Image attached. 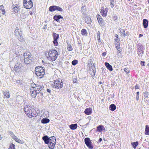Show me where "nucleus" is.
Listing matches in <instances>:
<instances>
[{
	"mask_svg": "<svg viewBox=\"0 0 149 149\" xmlns=\"http://www.w3.org/2000/svg\"><path fill=\"white\" fill-rule=\"evenodd\" d=\"M24 58H21L20 61L23 63L28 65L32 62L33 59L32 55L29 52H24L23 55Z\"/></svg>",
	"mask_w": 149,
	"mask_h": 149,
	"instance_id": "nucleus-1",
	"label": "nucleus"
},
{
	"mask_svg": "<svg viewBox=\"0 0 149 149\" xmlns=\"http://www.w3.org/2000/svg\"><path fill=\"white\" fill-rule=\"evenodd\" d=\"M45 69L44 68L41 66L37 67L35 70V74L40 78H41L45 74Z\"/></svg>",
	"mask_w": 149,
	"mask_h": 149,
	"instance_id": "nucleus-2",
	"label": "nucleus"
},
{
	"mask_svg": "<svg viewBox=\"0 0 149 149\" xmlns=\"http://www.w3.org/2000/svg\"><path fill=\"white\" fill-rule=\"evenodd\" d=\"M49 59L52 61L56 60L58 56V52L55 49L50 50L48 52Z\"/></svg>",
	"mask_w": 149,
	"mask_h": 149,
	"instance_id": "nucleus-3",
	"label": "nucleus"
},
{
	"mask_svg": "<svg viewBox=\"0 0 149 149\" xmlns=\"http://www.w3.org/2000/svg\"><path fill=\"white\" fill-rule=\"evenodd\" d=\"M14 32L15 36L20 42H23L24 41L22 35V32L19 30L18 27H16Z\"/></svg>",
	"mask_w": 149,
	"mask_h": 149,
	"instance_id": "nucleus-4",
	"label": "nucleus"
},
{
	"mask_svg": "<svg viewBox=\"0 0 149 149\" xmlns=\"http://www.w3.org/2000/svg\"><path fill=\"white\" fill-rule=\"evenodd\" d=\"M137 52L139 57H142L144 51V45L139 43L137 44Z\"/></svg>",
	"mask_w": 149,
	"mask_h": 149,
	"instance_id": "nucleus-5",
	"label": "nucleus"
},
{
	"mask_svg": "<svg viewBox=\"0 0 149 149\" xmlns=\"http://www.w3.org/2000/svg\"><path fill=\"white\" fill-rule=\"evenodd\" d=\"M52 86L53 88H57L59 89L62 88L63 86V83L62 81H60L59 80H54V84H52Z\"/></svg>",
	"mask_w": 149,
	"mask_h": 149,
	"instance_id": "nucleus-6",
	"label": "nucleus"
},
{
	"mask_svg": "<svg viewBox=\"0 0 149 149\" xmlns=\"http://www.w3.org/2000/svg\"><path fill=\"white\" fill-rule=\"evenodd\" d=\"M23 6L26 9L31 8L33 6V2L31 0H24Z\"/></svg>",
	"mask_w": 149,
	"mask_h": 149,
	"instance_id": "nucleus-7",
	"label": "nucleus"
},
{
	"mask_svg": "<svg viewBox=\"0 0 149 149\" xmlns=\"http://www.w3.org/2000/svg\"><path fill=\"white\" fill-rule=\"evenodd\" d=\"M33 108L30 104L26 105L24 107V111L26 115L28 116L30 114L32 110H33Z\"/></svg>",
	"mask_w": 149,
	"mask_h": 149,
	"instance_id": "nucleus-8",
	"label": "nucleus"
},
{
	"mask_svg": "<svg viewBox=\"0 0 149 149\" xmlns=\"http://www.w3.org/2000/svg\"><path fill=\"white\" fill-rule=\"evenodd\" d=\"M50 141L49 144V148L52 149H53L56 144V141L55 137L53 136L50 137Z\"/></svg>",
	"mask_w": 149,
	"mask_h": 149,
	"instance_id": "nucleus-9",
	"label": "nucleus"
},
{
	"mask_svg": "<svg viewBox=\"0 0 149 149\" xmlns=\"http://www.w3.org/2000/svg\"><path fill=\"white\" fill-rule=\"evenodd\" d=\"M85 143L86 146L89 149H92L93 148V146L92 145V143L90 138L87 137L84 139Z\"/></svg>",
	"mask_w": 149,
	"mask_h": 149,
	"instance_id": "nucleus-10",
	"label": "nucleus"
},
{
	"mask_svg": "<svg viewBox=\"0 0 149 149\" xmlns=\"http://www.w3.org/2000/svg\"><path fill=\"white\" fill-rule=\"evenodd\" d=\"M49 10L50 12H53L55 10H58L61 12L63 11V10L62 8L58 6H52L49 7Z\"/></svg>",
	"mask_w": 149,
	"mask_h": 149,
	"instance_id": "nucleus-11",
	"label": "nucleus"
},
{
	"mask_svg": "<svg viewBox=\"0 0 149 149\" xmlns=\"http://www.w3.org/2000/svg\"><path fill=\"white\" fill-rule=\"evenodd\" d=\"M22 67V65L21 63H17L15 65L13 70L16 72H19L20 71Z\"/></svg>",
	"mask_w": 149,
	"mask_h": 149,
	"instance_id": "nucleus-12",
	"label": "nucleus"
},
{
	"mask_svg": "<svg viewBox=\"0 0 149 149\" xmlns=\"http://www.w3.org/2000/svg\"><path fill=\"white\" fill-rule=\"evenodd\" d=\"M42 139L44 141L45 143L49 144V143L50 139L49 137L45 135L42 137Z\"/></svg>",
	"mask_w": 149,
	"mask_h": 149,
	"instance_id": "nucleus-13",
	"label": "nucleus"
},
{
	"mask_svg": "<svg viewBox=\"0 0 149 149\" xmlns=\"http://www.w3.org/2000/svg\"><path fill=\"white\" fill-rule=\"evenodd\" d=\"M63 17L61 15H55L53 17V19L58 22H60V19H63Z\"/></svg>",
	"mask_w": 149,
	"mask_h": 149,
	"instance_id": "nucleus-14",
	"label": "nucleus"
},
{
	"mask_svg": "<svg viewBox=\"0 0 149 149\" xmlns=\"http://www.w3.org/2000/svg\"><path fill=\"white\" fill-rule=\"evenodd\" d=\"M33 111L32 113H31L29 116V117L31 118L32 117H36L38 115V113L34 109H33Z\"/></svg>",
	"mask_w": 149,
	"mask_h": 149,
	"instance_id": "nucleus-15",
	"label": "nucleus"
},
{
	"mask_svg": "<svg viewBox=\"0 0 149 149\" xmlns=\"http://www.w3.org/2000/svg\"><path fill=\"white\" fill-rule=\"evenodd\" d=\"M44 87L42 85L38 84L37 85V87L35 90L37 91H39V93H40V91L44 88Z\"/></svg>",
	"mask_w": 149,
	"mask_h": 149,
	"instance_id": "nucleus-16",
	"label": "nucleus"
},
{
	"mask_svg": "<svg viewBox=\"0 0 149 149\" xmlns=\"http://www.w3.org/2000/svg\"><path fill=\"white\" fill-rule=\"evenodd\" d=\"M100 12L102 16L105 17L107 16V11L106 9L104 10L103 8H101Z\"/></svg>",
	"mask_w": 149,
	"mask_h": 149,
	"instance_id": "nucleus-17",
	"label": "nucleus"
},
{
	"mask_svg": "<svg viewBox=\"0 0 149 149\" xmlns=\"http://www.w3.org/2000/svg\"><path fill=\"white\" fill-rule=\"evenodd\" d=\"M105 130L104 126L102 125H100L98 126L97 127L96 131L97 132H100L102 131L103 130Z\"/></svg>",
	"mask_w": 149,
	"mask_h": 149,
	"instance_id": "nucleus-18",
	"label": "nucleus"
},
{
	"mask_svg": "<svg viewBox=\"0 0 149 149\" xmlns=\"http://www.w3.org/2000/svg\"><path fill=\"white\" fill-rule=\"evenodd\" d=\"M148 21L146 19H144L143 20V27L146 29L148 26Z\"/></svg>",
	"mask_w": 149,
	"mask_h": 149,
	"instance_id": "nucleus-19",
	"label": "nucleus"
},
{
	"mask_svg": "<svg viewBox=\"0 0 149 149\" xmlns=\"http://www.w3.org/2000/svg\"><path fill=\"white\" fill-rule=\"evenodd\" d=\"M84 113L86 115L91 114L92 113V109L90 108H86L84 111Z\"/></svg>",
	"mask_w": 149,
	"mask_h": 149,
	"instance_id": "nucleus-20",
	"label": "nucleus"
},
{
	"mask_svg": "<svg viewBox=\"0 0 149 149\" xmlns=\"http://www.w3.org/2000/svg\"><path fill=\"white\" fill-rule=\"evenodd\" d=\"M104 65L107 69L109 71H112L113 70V68L112 66L108 63L105 62V63Z\"/></svg>",
	"mask_w": 149,
	"mask_h": 149,
	"instance_id": "nucleus-21",
	"label": "nucleus"
},
{
	"mask_svg": "<svg viewBox=\"0 0 149 149\" xmlns=\"http://www.w3.org/2000/svg\"><path fill=\"white\" fill-rule=\"evenodd\" d=\"M39 92L38 91H36V90H33V91H31V96L33 97H35L37 94H39Z\"/></svg>",
	"mask_w": 149,
	"mask_h": 149,
	"instance_id": "nucleus-22",
	"label": "nucleus"
},
{
	"mask_svg": "<svg viewBox=\"0 0 149 149\" xmlns=\"http://www.w3.org/2000/svg\"><path fill=\"white\" fill-rule=\"evenodd\" d=\"M77 127V124H72L69 125V127L72 130L76 129Z\"/></svg>",
	"mask_w": 149,
	"mask_h": 149,
	"instance_id": "nucleus-23",
	"label": "nucleus"
},
{
	"mask_svg": "<svg viewBox=\"0 0 149 149\" xmlns=\"http://www.w3.org/2000/svg\"><path fill=\"white\" fill-rule=\"evenodd\" d=\"M50 120L49 119L46 118H43L41 121V122L43 124H46L49 122Z\"/></svg>",
	"mask_w": 149,
	"mask_h": 149,
	"instance_id": "nucleus-24",
	"label": "nucleus"
},
{
	"mask_svg": "<svg viewBox=\"0 0 149 149\" xmlns=\"http://www.w3.org/2000/svg\"><path fill=\"white\" fill-rule=\"evenodd\" d=\"M4 97L8 98L10 97L9 93L8 91H5L3 92Z\"/></svg>",
	"mask_w": 149,
	"mask_h": 149,
	"instance_id": "nucleus-25",
	"label": "nucleus"
},
{
	"mask_svg": "<svg viewBox=\"0 0 149 149\" xmlns=\"http://www.w3.org/2000/svg\"><path fill=\"white\" fill-rule=\"evenodd\" d=\"M116 108V106L114 104H111L109 107V109L112 111H114Z\"/></svg>",
	"mask_w": 149,
	"mask_h": 149,
	"instance_id": "nucleus-26",
	"label": "nucleus"
},
{
	"mask_svg": "<svg viewBox=\"0 0 149 149\" xmlns=\"http://www.w3.org/2000/svg\"><path fill=\"white\" fill-rule=\"evenodd\" d=\"M52 37L54 40H58L59 38V36L58 34L55 33H53L52 34Z\"/></svg>",
	"mask_w": 149,
	"mask_h": 149,
	"instance_id": "nucleus-27",
	"label": "nucleus"
},
{
	"mask_svg": "<svg viewBox=\"0 0 149 149\" xmlns=\"http://www.w3.org/2000/svg\"><path fill=\"white\" fill-rule=\"evenodd\" d=\"M145 134L146 135H149V126L148 125L146 126Z\"/></svg>",
	"mask_w": 149,
	"mask_h": 149,
	"instance_id": "nucleus-28",
	"label": "nucleus"
},
{
	"mask_svg": "<svg viewBox=\"0 0 149 149\" xmlns=\"http://www.w3.org/2000/svg\"><path fill=\"white\" fill-rule=\"evenodd\" d=\"M38 84H36L35 83L32 84H31V87L30 88V89L31 90H35V89H36L37 85Z\"/></svg>",
	"mask_w": 149,
	"mask_h": 149,
	"instance_id": "nucleus-29",
	"label": "nucleus"
},
{
	"mask_svg": "<svg viewBox=\"0 0 149 149\" xmlns=\"http://www.w3.org/2000/svg\"><path fill=\"white\" fill-rule=\"evenodd\" d=\"M139 143L138 141L131 143V145L135 149L138 145Z\"/></svg>",
	"mask_w": 149,
	"mask_h": 149,
	"instance_id": "nucleus-30",
	"label": "nucleus"
},
{
	"mask_svg": "<svg viewBox=\"0 0 149 149\" xmlns=\"http://www.w3.org/2000/svg\"><path fill=\"white\" fill-rule=\"evenodd\" d=\"M86 22L88 24H90L91 23V19L89 17H87L85 18Z\"/></svg>",
	"mask_w": 149,
	"mask_h": 149,
	"instance_id": "nucleus-31",
	"label": "nucleus"
},
{
	"mask_svg": "<svg viewBox=\"0 0 149 149\" xmlns=\"http://www.w3.org/2000/svg\"><path fill=\"white\" fill-rule=\"evenodd\" d=\"M98 21L100 25L101 26H104V22L102 19H100L99 20H98Z\"/></svg>",
	"mask_w": 149,
	"mask_h": 149,
	"instance_id": "nucleus-32",
	"label": "nucleus"
},
{
	"mask_svg": "<svg viewBox=\"0 0 149 149\" xmlns=\"http://www.w3.org/2000/svg\"><path fill=\"white\" fill-rule=\"evenodd\" d=\"M81 34L83 36H84V35L87 36V32L86 31V29H83L81 30Z\"/></svg>",
	"mask_w": 149,
	"mask_h": 149,
	"instance_id": "nucleus-33",
	"label": "nucleus"
},
{
	"mask_svg": "<svg viewBox=\"0 0 149 149\" xmlns=\"http://www.w3.org/2000/svg\"><path fill=\"white\" fill-rule=\"evenodd\" d=\"M119 31H120V32L121 33L123 36L125 37L126 36V33H125V31L124 29H120L119 30Z\"/></svg>",
	"mask_w": 149,
	"mask_h": 149,
	"instance_id": "nucleus-34",
	"label": "nucleus"
},
{
	"mask_svg": "<svg viewBox=\"0 0 149 149\" xmlns=\"http://www.w3.org/2000/svg\"><path fill=\"white\" fill-rule=\"evenodd\" d=\"M94 69H92V70H93V71L91 73V76L92 78H93V77H94V76H95V67H94Z\"/></svg>",
	"mask_w": 149,
	"mask_h": 149,
	"instance_id": "nucleus-35",
	"label": "nucleus"
},
{
	"mask_svg": "<svg viewBox=\"0 0 149 149\" xmlns=\"http://www.w3.org/2000/svg\"><path fill=\"white\" fill-rule=\"evenodd\" d=\"M19 6L17 5L15 7H14L13 9V11L15 13H17L18 10Z\"/></svg>",
	"mask_w": 149,
	"mask_h": 149,
	"instance_id": "nucleus-36",
	"label": "nucleus"
},
{
	"mask_svg": "<svg viewBox=\"0 0 149 149\" xmlns=\"http://www.w3.org/2000/svg\"><path fill=\"white\" fill-rule=\"evenodd\" d=\"M115 45L116 47V48L117 49H120V42H116L115 43Z\"/></svg>",
	"mask_w": 149,
	"mask_h": 149,
	"instance_id": "nucleus-37",
	"label": "nucleus"
},
{
	"mask_svg": "<svg viewBox=\"0 0 149 149\" xmlns=\"http://www.w3.org/2000/svg\"><path fill=\"white\" fill-rule=\"evenodd\" d=\"M117 54L119 57H120L121 52L122 51V49H117Z\"/></svg>",
	"mask_w": 149,
	"mask_h": 149,
	"instance_id": "nucleus-38",
	"label": "nucleus"
},
{
	"mask_svg": "<svg viewBox=\"0 0 149 149\" xmlns=\"http://www.w3.org/2000/svg\"><path fill=\"white\" fill-rule=\"evenodd\" d=\"M78 63V61L77 60H74L72 62V64L73 65H75Z\"/></svg>",
	"mask_w": 149,
	"mask_h": 149,
	"instance_id": "nucleus-39",
	"label": "nucleus"
},
{
	"mask_svg": "<svg viewBox=\"0 0 149 149\" xmlns=\"http://www.w3.org/2000/svg\"><path fill=\"white\" fill-rule=\"evenodd\" d=\"M110 2L111 7L113 8L114 7V0H110Z\"/></svg>",
	"mask_w": 149,
	"mask_h": 149,
	"instance_id": "nucleus-40",
	"label": "nucleus"
},
{
	"mask_svg": "<svg viewBox=\"0 0 149 149\" xmlns=\"http://www.w3.org/2000/svg\"><path fill=\"white\" fill-rule=\"evenodd\" d=\"M15 141L16 142H18L19 143H21V144H23V143H24V141H22L20 140V139H19L18 138L16 139Z\"/></svg>",
	"mask_w": 149,
	"mask_h": 149,
	"instance_id": "nucleus-41",
	"label": "nucleus"
},
{
	"mask_svg": "<svg viewBox=\"0 0 149 149\" xmlns=\"http://www.w3.org/2000/svg\"><path fill=\"white\" fill-rule=\"evenodd\" d=\"M57 40H54L53 41V43L55 46H57L58 45V43Z\"/></svg>",
	"mask_w": 149,
	"mask_h": 149,
	"instance_id": "nucleus-42",
	"label": "nucleus"
},
{
	"mask_svg": "<svg viewBox=\"0 0 149 149\" xmlns=\"http://www.w3.org/2000/svg\"><path fill=\"white\" fill-rule=\"evenodd\" d=\"M67 49L68 51H71L72 50V46L70 45H68V46L67 47Z\"/></svg>",
	"mask_w": 149,
	"mask_h": 149,
	"instance_id": "nucleus-43",
	"label": "nucleus"
},
{
	"mask_svg": "<svg viewBox=\"0 0 149 149\" xmlns=\"http://www.w3.org/2000/svg\"><path fill=\"white\" fill-rule=\"evenodd\" d=\"M148 92H147L146 91L143 94V96L144 97H148Z\"/></svg>",
	"mask_w": 149,
	"mask_h": 149,
	"instance_id": "nucleus-44",
	"label": "nucleus"
},
{
	"mask_svg": "<svg viewBox=\"0 0 149 149\" xmlns=\"http://www.w3.org/2000/svg\"><path fill=\"white\" fill-rule=\"evenodd\" d=\"M21 18L22 19H24L26 17V15L24 14H22L21 15H20Z\"/></svg>",
	"mask_w": 149,
	"mask_h": 149,
	"instance_id": "nucleus-45",
	"label": "nucleus"
},
{
	"mask_svg": "<svg viewBox=\"0 0 149 149\" xmlns=\"http://www.w3.org/2000/svg\"><path fill=\"white\" fill-rule=\"evenodd\" d=\"M124 70L127 74L130 72L129 70L127 68H125L124 69Z\"/></svg>",
	"mask_w": 149,
	"mask_h": 149,
	"instance_id": "nucleus-46",
	"label": "nucleus"
},
{
	"mask_svg": "<svg viewBox=\"0 0 149 149\" xmlns=\"http://www.w3.org/2000/svg\"><path fill=\"white\" fill-rule=\"evenodd\" d=\"M85 10L84 9V7H82L81 8V12L82 14H84L85 13Z\"/></svg>",
	"mask_w": 149,
	"mask_h": 149,
	"instance_id": "nucleus-47",
	"label": "nucleus"
},
{
	"mask_svg": "<svg viewBox=\"0 0 149 149\" xmlns=\"http://www.w3.org/2000/svg\"><path fill=\"white\" fill-rule=\"evenodd\" d=\"M9 148L10 149H15V145L13 144H12L10 146Z\"/></svg>",
	"mask_w": 149,
	"mask_h": 149,
	"instance_id": "nucleus-48",
	"label": "nucleus"
},
{
	"mask_svg": "<svg viewBox=\"0 0 149 149\" xmlns=\"http://www.w3.org/2000/svg\"><path fill=\"white\" fill-rule=\"evenodd\" d=\"M12 133L13 135L12 138L15 141L16 140V139H17V138L15 135H14V134L13 133V132H12Z\"/></svg>",
	"mask_w": 149,
	"mask_h": 149,
	"instance_id": "nucleus-49",
	"label": "nucleus"
},
{
	"mask_svg": "<svg viewBox=\"0 0 149 149\" xmlns=\"http://www.w3.org/2000/svg\"><path fill=\"white\" fill-rule=\"evenodd\" d=\"M97 20H99L100 19H102V18L101 16L100 15H97Z\"/></svg>",
	"mask_w": 149,
	"mask_h": 149,
	"instance_id": "nucleus-50",
	"label": "nucleus"
},
{
	"mask_svg": "<svg viewBox=\"0 0 149 149\" xmlns=\"http://www.w3.org/2000/svg\"><path fill=\"white\" fill-rule=\"evenodd\" d=\"M140 64L143 66H144L145 65V61H141L140 62Z\"/></svg>",
	"mask_w": 149,
	"mask_h": 149,
	"instance_id": "nucleus-51",
	"label": "nucleus"
},
{
	"mask_svg": "<svg viewBox=\"0 0 149 149\" xmlns=\"http://www.w3.org/2000/svg\"><path fill=\"white\" fill-rule=\"evenodd\" d=\"M77 80L76 78H74L73 79V82L74 83H76L77 82Z\"/></svg>",
	"mask_w": 149,
	"mask_h": 149,
	"instance_id": "nucleus-52",
	"label": "nucleus"
},
{
	"mask_svg": "<svg viewBox=\"0 0 149 149\" xmlns=\"http://www.w3.org/2000/svg\"><path fill=\"white\" fill-rule=\"evenodd\" d=\"M118 19V17L116 16H113V19L114 20H116Z\"/></svg>",
	"mask_w": 149,
	"mask_h": 149,
	"instance_id": "nucleus-53",
	"label": "nucleus"
},
{
	"mask_svg": "<svg viewBox=\"0 0 149 149\" xmlns=\"http://www.w3.org/2000/svg\"><path fill=\"white\" fill-rule=\"evenodd\" d=\"M78 44L79 45V46L80 47H81V41H79L78 42Z\"/></svg>",
	"mask_w": 149,
	"mask_h": 149,
	"instance_id": "nucleus-54",
	"label": "nucleus"
},
{
	"mask_svg": "<svg viewBox=\"0 0 149 149\" xmlns=\"http://www.w3.org/2000/svg\"><path fill=\"white\" fill-rule=\"evenodd\" d=\"M3 9H4L3 6L2 5L0 6V10H2Z\"/></svg>",
	"mask_w": 149,
	"mask_h": 149,
	"instance_id": "nucleus-55",
	"label": "nucleus"
},
{
	"mask_svg": "<svg viewBox=\"0 0 149 149\" xmlns=\"http://www.w3.org/2000/svg\"><path fill=\"white\" fill-rule=\"evenodd\" d=\"M125 33H126V35L127 36H129L130 34V33L128 31H127Z\"/></svg>",
	"mask_w": 149,
	"mask_h": 149,
	"instance_id": "nucleus-56",
	"label": "nucleus"
},
{
	"mask_svg": "<svg viewBox=\"0 0 149 149\" xmlns=\"http://www.w3.org/2000/svg\"><path fill=\"white\" fill-rule=\"evenodd\" d=\"M89 124V122H88L86 124L84 125V127H86Z\"/></svg>",
	"mask_w": 149,
	"mask_h": 149,
	"instance_id": "nucleus-57",
	"label": "nucleus"
},
{
	"mask_svg": "<svg viewBox=\"0 0 149 149\" xmlns=\"http://www.w3.org/2000/svg\"><path fill=\"white\" fill-rule=\"evenodd\" d=\"M119 39H116V38H115L114 39V40L116 42H119V41H120V40H118Z\"/></svg>",
	"mask_w": 149,
	"mask_h": 149,
	"instance_id": "nucleus-58",
	"label": "nucleus"
},
{
	"mask_svg": "<svg viewBox=\"0 0 149 149\" xmlns=\"http://www.w3.org/2000/svg\"><path fill=\"white\" fill-rule=\"evenodd\" d=\"M135 88L136 89L137 88H139V85L138 84H136V85L135 86Z\"/></svg>",
	"mask_w": 149,
	"mask_h": 149,
	"instance_id": "nucleus-59",
	"label": "nucleus"
},
{
	"mask_svg": "<svg viewBox=\"0 0 149 149\" xmlns=\"http://www.w3.org/2000/svg\"><path fill=\"white\" fill-rule=\"evenodd\" d=\"M2 14L3 15H4L5 14V10L4 9H3L2 10Z\"/></svg>",
	"mask_w": 149,
	"mask_h": 149,
	"instance_id": "nucleus-60",
	"label": "nucleus"
},
{
	"mask_svg": "<svg viewBox=\"0 0 149 149\" xmlns=\"http://www.w3.org/2000/svg\"><path fill=\"white\" fill-rule=\"evenodd\" d=\"M139 95H136V99L137 101L139 99Z\"/></svg>",
	"mask_w": 149,
	"mask_h": 149,
	"instance_id": "nucleus-61",
	"label": "nucleus"
},
{
	"mask_svg": "<svg viewBox=\"0 0 149 149\" xmlns=\"http://www.w3.org/2000/svg\"><path fill=\"white\" fill-rule=\"evenodd\" d=\"M106 52H104L102 53V55L103 56H106Z\"/></svg>",
	"mask_w": 149,
	"mask_h": 149,
	"instance_id": "nucleus-62",
	"label": "nucleus"
},
{
	"mask_svg": "<svg viewBox=\"0 0 149 149\" xmlns=\"http://www.w3.org/2000/svg\"><path fill=\"white\" fill-rule=\"evenodd\" d=\"M115 7L117 10H118L119 9V6L118 5H116L115 6Z\"/></svg>",
	"mask_w": 149,
	"mask_h": 149,
	"instance_id": "nucleus-63",
	"label": "nucleus"
},
{
	"mask_svg": "<svg viewBox=\"0 0 149 149\" xmlns=\"http://www.w3.org/2000/svg\"><path fill=\"white\" fill-rule=\"evenodd\" d=\"M102 139L101 138H100L98 140V142L100 143L102 141Z\"/></svg>",
	"mask_w": 149,
	"mask_h": 149,
	"instance_id": "nucleus-64",
	"label": "nucleus"
}]
</instances>
